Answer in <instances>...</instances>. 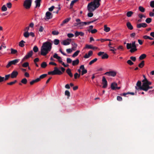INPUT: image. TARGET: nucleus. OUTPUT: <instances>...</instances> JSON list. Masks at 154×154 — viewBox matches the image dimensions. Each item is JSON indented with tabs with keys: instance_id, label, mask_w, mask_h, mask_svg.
<instances>
[{
	"instance_id": "obj_5",
	"label": "nucleus",
	"mask_w": 154,
	"mask_h": 154,
	"mask_svg": "<svg viewBox=\"0 0 154 154\" xmlns=\"http://www.w3.org/2000/svg\"><path fill=\"white\" fill-rule=\"evenodd\" d=\"M32 0H25L24 1L23 6L26 9H29L31 6Z\"/></svg>"
},
{
	"instance_id": "obj_47",
	"label": "nucleus",
	"mask_w": 154,
	"mask_h": 154,
	"mask_svg": "<svg viewBox=\"0 0 154 154\" xmlns=\"http://www.w3.org/2000/svg\"><path fill=\"white\" fill-rule=\"evenodd\" d=\"M79 0H73L70 3V6L72 7L73 5L74 4L77 2Z\"/></svg>"
},
{
	"instance_id": "obj_40",
	"label": "nucleus",
	"mask_w": 154,
	"mask_h": 154,
	"mask_svg": "<svg viewBox=\"0 0 154 154\" xmlns=\"http://www.w3.org/2000/svg\"><path fill=\"white\" fill-rule=\"evenodd\" d=\"M139 10L142 12H144L145 11V8L141 6H140L139 7Z\"/></svg>"
},
{
	"instance_id": "obj_44",
	"label": "nucleus",
	"mask_w": 154,
	"mask_h": 154,
	"mask_svg": "<svg viewBox=\"0 0 154 154\" xmlns=\"http://www.w3.org/2000/svg\"><path fill=\"white\" fill-rule=\"evenodd\" d=\"M65 95L68 96V98L70 96V93L69 92V91L67 90L65 91Z\"/></svg>"
},
{
	"instance_id": "obj_6",
	"label": "nucleus",
	"mask_w": 154,
	"mask_h": 154,
	"mask_svg": "<svg viewBox=\"0 0 154 154\" xmlns=\"http://www.w3.org/2000/svg\"><path fill=\"white\" fill-rule=\"evenodd\" d=\"M96 20L89 22H81L80 20L78 21V27H80L84 26V25H88L92 23H93Z\"/></svg>"
},
{
	"instance_id": "obj_8",
	"label": "nucleus",
	"mask_w": 154,
	"mask_h": 154,
	"mask_svg": "<svg viewBox=\"0 0 154 154\" xmlns=\"http://www.w3.org/2000/svg\"><path fill=\"white\" fill-rule=\"evenodd\" d=\"M11 77L10 74H9L5 75V77H2L0 76V82H3L4 81H6L9 79V77Z\"/></svg>"
},
{
	"instance_id": "obj_19",
	"label": "nucleus",
	"mask_w": 154,
	"mask_h": 154,
	"mask_svg": "<svg viewBox=\"0 0 154 154\" xmlns=\"http://www.w3.org/2000/svg\"><path fill=\"white\" fill-rule=\"evenodd\" d=\"M93 54V52H92V51H89L88 52V54H86L85 55L84 57V58H89V57H91Z\"/></svg>"
},
{
	"instance_id": "obj_51",
	"label": "nucleus",
	"mask_w": 154,
	"mask_h": 154,
	"mask_svg": "<svg viewBox=\"0 0 154 154\" xmlns=\"http://www.w3.org/2000/svg\"><path fill=\"white\" fill-rule=\"evenodd\" d=\"M133 13V12L131 11H128L127 13V16L128 17H130L131 16Z\"/></svg>"
},
{
	"instance_id": "obj_52",
	"label": "nucleus",
	"mask_w": 154,
	"mask_h": 154,
	"mask_svg": "<svg viewBox=\"0 0 154 154\" xmlns=\"http://www.w3.org/2000/svg\"><path fill=\"white\" fill-rule=\"evenodd\" d=\"M87 70L86 69H85L84 70H82V73H81V75H83L85 73H87Z\"/></svg>"
},
{
	"instance_id": "obj_24",
	"label": "nucleus",
	"mask_w": 154,
	"mask_h": 154,
	"mask_svg": "<svg viewBox=\"0 0 154 154\" xmlns=\"http://www.w3.org/2000/svg\"><path fill=\"white\" fill-rule=\"evenodd\" d=\"M72 45L73 46L72 47V49L73 51H75L77 46V44L74 42H72Z\"/></svg>"
},
{
	"instance_id": "obj_36",
	"label": "nucleus",
	"mask_w": 154,
	"mask_h": 154,
	"mask_svg": "<svg viewBox=\"0 0 154 154\" xmlns=\"http://www.w3.org/2000/svg\"><path fill=\"white\" fill-rule=\"evenodd\" d=\"M47 65V63L45 62H44L43 63H42L41 65V67L42 68H44L46 67Z\"/></svg>"
},
{
	"instance_id": "obj_49",
	"label": "nucleus",
	"mask_w": 154,
	"mask_h": 154,
	"mask_svg": "<svg viewBox=\"0 0 154 154\" xmlns=\"http://www.w3.org/2000/svg\"><path fill=\"white\" fill-rule=\"evenodd\" d=\"M33 50L35 52H37L38 51V48L37 46H35L33 48Z\"/></svg>"
},
{
	"instance_id": "obj_29",
	"label": "nucleus",
	"mask_w": 154,
	"mask_h": 154,
	"mask_svg": "<svg viewBox=\"0 0 154 154\" xmlns=\"http://www.w3.org/2000/svg\"><path fill=\"white\" fill-rule=\"evenodd\" d=\"M41 0H36L35 1L36 4V7H39L40 6V2Z\"/></svg>"
},
{
	"instance_id": "obj_57",
	"label": "nucleus",
	"mask_w": 154,
	"mask_h": 154,
	"mask_svg": "<svg viewBox=\"0 0 154 154\" xmlns=\"http://www.w3.org/2000/svg\"><path fill=\"white\" fill-rule=\"evenodd\" d=\"M97 29H94L91 30L90 32H91L92 33H97Z\"/></svg>"
},
{
	"instance_id": "obj_26",
	"label": "nucleus",
	"mask_w": 154,
	"mask_h": 154,
	"mask_svg": "<svg viewBox=\"0 0 154 154\" xmlns=\"http://www.w3.org/2000/svg\"><path fill=\"white\" fill-rule=\"evenodd\" d=\"M127 26L128 28L130 30H132L133 29L131 23L129 22H128L127 23Z\"/></svg>"
},
{
	"instance_id": "obj_12",
	"label": "nucleus",
	"mask_w": 154,
	"mask_h": 154,
	"mask_svg": "<svg viewBox=\"0 0 154 154\" xmlns=\"http://www.w3.org/2000/svg\"><path fill=\"white\" fill-rule=\"evenodd\" d=\"M102 84L103 85L102 87V88H106L107 86V82L104 76L103 77V78H102Z\"/></svg>"
},
{
	"instance_id": "obj_20",
	"label": "nucleus",
	"mask_w": 154,
	"mask_h": 154,
	"mask_svg": "<svg viewBox=\"0 0 154 154\" xmlns=\"http://www.w3.org/2000/svg\"><path fill=\"white\" fill-rule=\"evenodd\" d=\"M117 84L115 82H112L111 85V88L112 90H116V87L117 86Z\"/></svg>"
},
{
	"instance_id": "obj_39",
	"label": "nucleus",
	"mask_w": 154,
	"mask_h": 154,
	"mask_svg": "<svg viewBox=\"0 0 154 154\" xmlns=\"http://www.w3.org/2000/svg\"><path fill=\"white\" fill-rule=\"evenodd\" d=\"M97 58H95L94 59L92 60L89 62V64L90 65H91L92 64H93L94 62L97 61Z\"/></svg>"
},
{
	"instance_id": "obj_13",
	"label": "nucleus",
	"mask_w": 154,
	"mask_h": 154,
	"mask_svg": "<svg viewBox=\"0 0 154 154\" xmlns=\"http://www.w3.org/2000/svg\"><path fill=\"white\" fill-rule=\"evenodd\" d=\"M18 74V72L15 70H14L10 74L11 77L12 79L15 78Z\"/></svg>"
},
{
	"instance_id": "obj_60",
	"label": "nucleus",
	"mask_w": 154,
	"mask_h": 154,
	"mask_svg": "<svg viewBox=\"0 0 154 154\" xmlns=\"http://www.w3.org/2000/svg\"><path fill=\"white\" fill-rule=\"evenodd\" d=\"M7 6L8 8H11L12 7V4L11 2H9L7 4Z\"/></svg>"
},
{
	"instance_id": "obj_41",
	"label": "nucleus",
	"mask_w": 154,
	"mask_h": 154,
	"mask_svg": "<svg viewBox=\"0 0 154 154\" xmlns=\"http://www.w3.org/2000/svg\"><path fill=\"white\" fill-rule=\"evenodd\" d=\"M21 82L22 83H23L24 84H26L27 82V80L26 79L24 78L22 79Z\"/></svg>"
},
{
	"instance_id": "obj_7",
	"label": "nucleus",
	"mask_w": 154,
	"mask_h": 154,
	"mask_svg": "<svg viewBox=\"0 0 154 154\" xmlns=\"http://www.w3.org/2000/svg\"><path fill=\"white\" fill-rule=\"evenodd\" d=\"M20 60L19 59H17L14 60H13L9 62L6 66V67L8 68L11 66L12 65H15Z\"/></svg>"
},
{
	"instance_id": "obj_63",
	"label": "nucleus",
	"mask_w": 154,
	"mask_h": 154,
	"mask_svg": "<svg viewBox=\"0 0 154 154\" xmlns=\"http://www.w3.org/2000/svg\"><path fill=\"white\" fill-rule=\"evenodd\" d=\"M73 50L72 49H67L66 51L68 53H70L72 52V51Z\"/></svg>"
},
{
	"instance_id": "obj_1",
	"label": "nucleus",
	"mask_w": 154,
	"mask_h": 154,
	"mask_svg": "<svg viewBox=\"0 0 154 154\" xmlns=\"http://www.w3.org/2000/svg\"><path fill=\"white\" fill-rule=\"evenodd\" d=\"M52 43L49 41L43 43L41 49V55L46 56L50 51L52 48Z\"/></svg>"
},
{
	"instance_id": "obj_9",
	"label": "nucleus",
	"mask_w": 154,
	"mask_h": 154,
	"mask_svg": "<svg viewBox=\"0 0 154 154\" xmlns=\"http://www.w3.org/2000/svg\"><path fill=\"white\" fill-rule=\"evenodd\" d=\"M97 55L99 56L102 55L101 57L102 59H107L109 57L108 55L106 53H105L104 52H99Z\"/></svg>"
},
{
	"instance_id": "obj_64",
	"label": "nucleus",
	"mask_w": 154,
	"mask_h": 154,
	"mask_svg": "<svg viewBox=\"0 0 154 154\" xmlns=\"http://www.w3.org/2000/svg\"><path fill=\"white\" fill-rule=\"evenodd\" d=\"M130 59L133 61H135L136 60V58L135 57L131 56L130 57Z\"/></svg>"
},
{
	"instance_id": "obj_35",
	"label": "nucleus",
	"mask_w": 154,
	"mask_h": 154,
	"mask_svg": "<svg viewBox=\"0 0 154 154\" xmlns=\"http://www.w3.org/2000/svg\"><path fill=\"white\" fill-rule=\"evenodd\" d=\"M39 82V79H36L30 82V83L31 85H32L34 83H35V82Z\"/></svg>"
},
{
	"instance_id": "obj_21",
	"label": "nucleus",
	"mask_w": 154,
	"mask_h": 154,
	"mask_svg": "<svg viewBox=\"0 0 154 154\" xmlns=\"http://www.w3.org/2000/svg\"><path fill=\"white\" fill-rule=\"evenodd\" d=\"M75 35L76 37L79 35L82 36L84 35V33L82 32H79L78 31H76L75 33Z\"/></svg>"
},
{
	"instance_id": "obj_61",
	"label": "nucleus",
	"mask_w": 154,
	"mask_h": 154,
	"mask_svg": "<svg viewBox=\"0 0 154 154\" xmlns=\"http://www.w3.org/2000/svg\"><path fill=\"white\" fill-rule=\"evenodd\" d=\"M44 30V27L42 26H40V28L39 29V31L40 32H42Z\"/></svg>"
},
{
	"instance_id": "obj_58",
	"label": "nucleus",
	"mask_w": 154,
	"mask_h": 154,
	"mask_svg": "<svg viewBox=\"0 0 154 154\" xmlns=\"http://www.w3.org/2000/svg\"><path fill=\"white\" fill-rule=\"evenodd\" d=\"M150 6L152 8H154V1H152L150 2Z\"/></svg>"
},
{
	"instance_id": "obj_43",
	"label": "nucleus",
	"mask_w": 154,
	"mask_h": 154,
	"mask_svg": "<svg viewBox=\"0 0 154 154\" xmlns=\"http://www.w3.org/2000/svg\"><path fill=\"white\" fill-rule=\"evenodd\" d=\"M24 36L26 38H28L29 36V33L28 32H25L23 34Z\"/></svg>"
},
{
	"instance_id": "obj_25",
	"label": "nucleus",
	"mask_w": 154,
	"mask_h": 154,
	"mask_svg": "<svg viewBox=\"0 0 154 154\" xmlns=\"http://www.w3.org/2000/svg\"><path fill=\"white\" fill-rule=\"evenodd\" d=\"M143 76L144 79L142 80V82H144L145 84H147L149 82H149L148 81L146 78V77L144 75H143Z\"/></svg>"
},
{
	"instance_id": "obj_54",
	"label": "nucleus",
	"mask_w": 154,
	"mask_h": 154,
	"mask_svg": "<svg viewBox=\"0 0 154 154\" xmlns=\"http://www.w3.org/2000/svg\"><path fill=\"white\" fill-rule=\"evenodd\" d=\"M127 63L129 65L131 66L133 65L134 63L131 60H128L127 61Z\"/></svg>"
},
{
	"instance_id": "obj_50",
	"label": "nucleus",
	"mask_w": 154,
	"mask_h": 154,
	"mask_svg": "<svg viewBox=\"0 0 154 154\" xmlns=\"http://www.w3.org/2000/svg\"><path fill=\"white\" fill-rule=\"evenodd\" d=\"M69 20H64L63 22H62V23L60 24L61 26H63L64 24L68 23Z\"/></svg>"
},
{
	"instance_id": "obj_33",
	"label": "nucleus",
	"mask_w": 154,
	"mask_h": 154,
	"mask_svg": "<svg viewBox=\"0 0 154 154\" xmlns=\"http://www.w3.org/2000/svg\"><path fill=\"white\" fill-rule=\"evenodd\" d=\"M11 54H17V50L11 48Z\"/></svg>"
},
{
	"instance_id": "obj_30",
	"label": "nucleus",
	"mask_w": 154,
	"mask_h": 154,
	"mask_svg": "<svg viewBox=\"0 0 154 154\" xmlns=\"http://www.w3.org/2000/svg\"><path fill=\"white\" fill-rule=\"evenodd\" d=\"M80 52V51L79 50H77L76 52H75L74 53V54L72 55V57H75L77 56L79 54Z\"/></svg>"
},
{
	"instance_id": "obj_17",
	"label": "nucleus",
	"mask_w": 154,
	"mask_h": 154,
	"mask_svg": "<svg viewBox=\"0 0 154 154\" xmlns=\"http://www.w3.org/2000/svg\"><path fill=\"white\" fill-rule=\"evenodd\" d=\"M33 52L32 51H31L29 52L27 54L25 55L24 57V59H27L28 58L31 57L33 54Z\"/></svg>"
},
{
	"instance_id": "obj_14",
	"label": "nucleus",
	"mask_w": 154,
	"mask_h": 154,
	"mask_svg": "<svg viewBox=\"0 0 154 154\" xmlns=\"http://www.w3.org/2000/svg\"><path fill=\"white\" fill-rule=\"evenodd\" d=\"M54 73L55 75H60L62 74V72L56 67L54 68Z\"/></svg>"
},
{
	"instance_id": "obj_23",
	"label": "nucleus",
	"mask_w": 154,
	"mask_h": 154,
	"mask_svg": "<svg viewBox=\"0 0 154 154\" xmlns=\"http://www.w3.org/2000/svg\"><path fill=\"white\" fill-rule=\"evenodd\" d=\"M79 60L78 59H76V60L73 61H72V65L73 66H75V65H76L79 64Z\"/></svg>"
},
{
	"instance_id": "obj_53",
	"label": "nucleus",
	"mask_w": 154,
	"mask_h": 154,
	"mask_svg": "<svg viewBox=\"0 0 154 154\" xmlns=\"http://www.w3.org/2000/svg\"><path fill=\"white\" fill-rule=\"evenodd\" d=\"M138 17L140 19H142L143 18H146L145 15L142 14H139L138 15Z\"/></svg>"
},
{
	"instance_id": "obj_37",
	"label": "nucleus",
	"mask_w": 154,
	"mask_h": 154,
	"mask_svg": "<svg viewBox=\"0 0 154 154\" xmlns=\"http://www.w3.org/2000/svg\"><path fill=\"white\" fill-rule=\"evenodd\" d=\"M144 61H142L141 63L138 65V67L142 68L144 66Z\"/></svg>"
},
{
	"instance_id": "obj_62",
	"label": "nucleus",
	"mask_w": 154,
	"mask_h": 154,
	"mask_svg": "<svg viewBox=\"0 0 154 154\" xmlns=\"http://www.w3.org/2000/svg\"><path fill=\"white\" fill-rule=\"evenodd\" d=\"M54 72V70L52 71L49 72H48V74L49 75H55Z\"/></svg>"
},
{
	"instance_id": "obj_27",
	"label": "nucleus",
	"mask_w": 154,
	"mask_h": 154,
	"mask_svg": "<svg viewBox=\"0 0 154 154\" xmlns=\"http://www.w3.org/2000/svg\"><path fill=\"white\" fill-rule=\"evenodd\" d=\"M47 74H42L39 77V78H37V79H39V82L40 81L41 79H43L45 77L47 76Z\"/></svg>"
},
{
	"instance_id": "obj_2",
	"label": "nucleus",
	"mask_w": 154,
	"mask_h": 154,
	"mask_svg": "<svg viewBox=\"0 0 154 154\" xmlns=\"http://www.w3.org/2000/svg\"><path fill=\"white\" fill-rule=\"evenodd\" d=\"M101 0H94L88 3L87 6L88 11L91 12L94 11L100 6Z\"/></svg>"
},
{
	"instance_id": "obj_16",
	"label": "nucleus",
	"mask_w": 154,
	"mask_h": 154,
	"mask_svg": "<svg viewBox=\"0 0 154 154\" xmlns=\"http://www.w3.org/2000/svg\"><path fill=\"white\" fill-rule=\"evenodd\" d=\"M147 26V24L145 23H142L137 24V28H140L141 27H146Z\"/></svg>"
},
{
	"instance_id": "obj_59",
	"label": "nucleus",
	"mask_w": 154,
	"mask_h": 154,
	"mask_svg": "<svg viewBox=\"0 0 154 154\" xmlns=\"http://www.w3.org/2000/svg\"><path fill=\"white\" fill-rule=\"evenodd\" d=\"M66 61L68 63H71L72 60L70 58H67Z\"/></svg>"
},
{
	"instance_id": "obj_18",
	"label": "nucleus",
	"mask_w": 154,
	"mask_h": 154,
	"mask_svg": "<svg viewBox=\"0 0 154 154\" xmlns=\"http://www.w3.org/2000/svg\"><path fill=\"white\" fill-rule=\"evenodd\" d=\"M46 16L47 19L52 18V14L50 12L48 11L46 13Z\"/></svg>"
},
{
	"instance_id": "obj_38",
	"label": "nucleus",
	"mask_w": 154,
	"mask_h": 154,
	"mask_svg": "<svg viewBox=\"0 0 154 154\" xmlns=\"http://www.w3.org/2000/svg\"><path fill=\"white\" fill-rule=\"evenodd\" d=\"M81 75V73L78 74V73H76L74 74V76L75 79H77V78H80Z\"/></svg>"
},
{
	"instance_id": "obj_42",
	"label": "nucleus",
	"mask_w": 154,
	"mask_h": 154,
	"mask_svg": "<svg viewBox=\"0 0 154 154\" xmlns=\"http://www.w3.org/2000/svg\"><path fill=\"white\" fill-rule=\"evenodd\" d=\"M51 33L54 35H57L59 34V32L58 31L54 30L52 31Z\"/></svg>"
},
{
	"instance_id": "obj_48",
	"label": "nucleus",
	"mask_w": 154,
	"mask_h": 154,
	"mask_svg": "<svg viewBox=\"0 0 154 154\" xmlns=\"http://www.w3.org/2000/svg\"><path fill=\"white\" fill-rule=\"evenodd\" d=\"M29 66V63L26 62H25L22 64V66L24 67H28Z\"/></svg>"
},
{
	"instance_id": "obj_32",
	"label": "nucleus",
	"mask_w": 154,
	"mask_h": 154,
	"mask_svg": "<svg viewBox=\"0 0 154 154\" xmlns=\"http://www.w3.org/2000/svg\"><path fill=\"white\" fill-rule=\"evenodd\" d=\"M146 57V55L145 54H143L140 56V57H139V59H140V60H141L145 59Z\"/></svg>"
},
{
	"instance_id": "obj_11",
	"label": "nucleus",
	"mask_w": 154,
	"mask_h": 154,
	"mask_svg": "<svg viewBox=\"0 0 154 154\" xmlns=\"http://www.w3.org/2000/svg\"><path fill=\"white\" fill-rule=\"evenodd\" d=\"M105 75H107L108 76H112L114 77L116 75L117 73L114 71H111L106 72L104 74Z\"/></svg>"
},
{
	"instance_id": "obj_10",
	"label": "nucleus",
	"mask_w": 154,
	"mask_h": 154,
	"mask_svg": "<svg viewBox=\"0 0 154 154\" xmlns=\"http://www.w3.org/2000/svg\"><path fill=\"white\" fill-rule=\"evenodd\" d=\"M151 82H149L146 84L143 91H147L149 89L153 88V87L149 86V85H151Z\"/></svg>"
},
{
	"instance_id": "obj_3",
	"label": "nucleus",
	"mask_w": 154,
	"mask_h": 154,
	"mask_svg": "<svg viewBox=\"0 0 154 154\" xmlns=\"http://www.w3.org/2000/svg\"><path fill=\"white\" fill-rule=\"evenodd\" d=\"M126 47L128 49H131L130 52L131 53L134 52L137 50L136 48V45L135 44V41L132 42V43H127Z\"/></svg>"
},
{
	"instance_id": "obj_34",
	"label": "nucleus",
	"mask_w": 154,
	"mask_h": 154,
	"mask_svg": "<svg viewBox=\"0 0 154 154\" xmlns=\"http://www.w3.org/2000/svg\"><path fill=\"white\" fill-rule=\"evenodd\" d=\"M25 43V42L23 40H22L19 42V45L21 47H23L24 46V43Z\"/></svg>"
},
{
	"instance_id": "obj_55",
	"label": "nucleus",
	"mask_w": 154,
	"mask_h": 154,
	"mask_svg": "<svg viewBox=\"0 0 154 154\" xmlns=\"http://www.w3.org/2000/svg\"><path fill=\"white\" fill-rule=\"evenodd\" d=\"M2 10L3 11H5L7 10V7L5 5H4L2 7Z\"/></svg>"
},
{
	"instance_id": "obj_56",
	"label": "nucleus",
	"mask_w": 154,
	"mask_h": 154,
	"mask_svg": "<svg viewBox=\"0 0 154 154\" xmlns=\"http://www.w3.org/2000/svg\"><path fill=\"white\" fill-rule=\"evenodd\" d=\"M67 36L69 38H72L74 36V35L72 33H69L67 34Z\"/></svg>"
},
{
	"instance_id": "obj_31",
	"label": "nucleus",
	"mask_w": 154,
	"mask_h": 154,
	"mask_svg": "<svg viewBox=\"0 0 154 154\" xmlns=\"http://www.w3.org/2000/svg\"><path fill=\"white\" fill-rule=\"evenodd\" d=\"M104 30L106 32H108L110 30V28L109 27H107V26L106 25L104 26Z\"/></svg>"
},
{
	"instance_id": "obj_28",
	"label": "nucleus",
	"mask_w": 154,
	"mask_h": 154,
	"mask_svg": "<svg viewBox=\"0 0 154 154\" xmlns=\"http://www.w3.org/2000/svg\"><path fill=\"white\" fill-rule=\"evenodd\" d=\"M66 73L68 74L71 77H72L73 76L72 73L71 72V70L70 69L68 68L66 70Z\"/></svg>"
},
{
	"instance_id": "obj_22",
	"label": "nucleus",
	"mask_w": 154,
	"mask_h": 154,
	"mask_svg": "<svg viewBox=\"0 0 154 154\" xmlns=\"http://www.w3.org/2000/svg\"><path fill=\"white\" fill-rule=\"evenodd\" d=\"M85 48H87L88 49H94L95 48L96 49H97V48L95 47H94L92 45H85Z\"/></svg>"
},
{
	"instance_id": "obj_15",
	"label": "nucleus",
	"mask_w": 154,
	"mask_h": 154,
	"mask_svg": "<svg viewBox=\"0 0 154 154\" xmlns=\"http://www.w3.org/2000/svg\"><path fill=\"white\" fill-rule=\"evenodd\" d=\"M71 41V39L68 38L63 41V44L64 45H69Z\"/></svg>"
},
{
	"instance_id": "obj_45",
	"label": "nucleus",
	"mask_w": 154,
	"mask_h": 154,
	"mask_svg": "<svg viewBox=\"0 0 154 154\" xmlns=\"http://www.w3.org/2000/svg\"><path fill=\"white\" fill-rule=\"evenodd\" d=\"M53 57L54 58H56L57 59H61V58L60 57V56H58L57 54L56 53H55L54 54V56H53Z\"/></svg>"
},
{
	"instance_id": "obj_46",
	"label": "nucleus",
	"mask_w": 154,
	"mask_h": 154,
	"mask_svg": "<svg viewBox=\"0 0 154 154\" xmlns=\"http://www.w3.org/2000/svg\"><path fill=\"white\" fill-rule=\"evenodd\" d=\"M54 44L55 45H58L59 42V40L58 39H54Z\"/></svg>"
},
{
	"instance_id": "obj_4",
	"label": "nucleus",
	"mask_w": 154,
	"mask_h": 154,
	"mask_svg": "<svg viewBox=\"0 0 154 154\" xmlns=\"http://www.w3.org/2000/svg\"><path fill=\"white\" fill-rule=\"evenodd\" d=\"M146 84L144 82H142V85H141L142 83L141 81H138L137 82V84H136L137 86L135 87V88L136 90H140L143 91Z\"/></svg>"
}]
</instances>
